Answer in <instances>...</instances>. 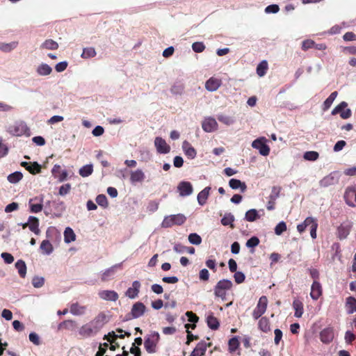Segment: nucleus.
<instances>
[{"instance_id": "13", "label": "nucleus", "mask_w": 356, "mask_h": 356, "mask_svg": "<svg viewBox=\"0 0 356 356\" xmlns=\"http://www.w3.org/2000/svg\"><path fill=\"white\" fill-rule=\"evenodd\" d=\"M145 179V175L140 169L130 171V182L132 184L142 183Z\"/></svg>"}, {"instance_id": "15", "label": "nucleus", "mask_w": 356, "mask_h": 356, "mask_svg": "<svg viewBox=\"0 0 356 356\" xmlns=\"http://www.w3.org/2000/svg\"><path fill=\"white\" fill-rule=\"evenodd\" d=\"M264 214V211L263 209H261L259 211H257L254 209H250L246 212L245 219L247 221L252 222L259 219L261 216H263Z\"/></svg>"}, {"instance_id": "10", "label": "nucleus", "mask_w": 356, "mask_h": 356, "mask_svg": "<svg viewBox=\"0 0 356 356\" xmlns=\"http://www.w3.org/2000/svg\"><path fill=\"white\" fill-rule=\"evenodd\" d=\"M202 128L205 132L211 133L218 129V124L215 118L212 117H207L202 121Z\"/></svg>"}, {"instance_id": "38", "label": "nucleus", "mask_w": 356, "mask_h": 356, "mask_svg": "<svg viewBox=\"0 0 356 356\" xmlns=\"http://www.w3.org/2000/svg\"><path fill=\"white\" fill-rule=\"evenodd\" d=\"M93 172V166L92 164L83 165L79 169V175L83 177L90 176Z\"/></svg>"}, {"instance_id": "33", "label": "nucleus", "mask_w": 356, "mask_h": 356, "mask_svg": "<svg viewBox=\"0 0 356 356\" xmlns=\"http://www.w3.org/2000/svg\"><path fill=\"white\" fill-rule=\"evenodd\" d=\"M15 268L17 269L18 273L22 277H25L26 274V266L24 261L18 260L15 263Z\"/></svg>"}, {"instance_id": "45", "label": "nucleus", "mask_w": 356, "mask_h": 356, "mask_svg": "<svg viewBox=\"0 0 356 356\" xmlns=\"http://www.w3.org/2000/svg\"><path fill=\"white\" fill-rule=\"evenodd\" d=\"M40 249L43 253L47 254H50L53 250L51 243L48 241H46V240H44L42 242V243L40 245Z\"/></svg>"}, {"instance_id": "49", "label": "nucleus", "mask_w": 356, "mask_h": 356, "mask_svg": "<svg viewBox=\"0 0 356 356\" xmlns=\"http://www.w3.org/2000/svg\"><path fill=\"white\" fill-rule=\"evenodd\" d=\"M188 241L191 244L200 245L202 242V238L198 234L193 233L188 236Z\"/></svg>"}, {"instance_id": "2", "label": "nucleus", "mask_w": 356, "mask_h": 356, "mask_svg": "<svg viewBox=\"0 0 356 356\" xmlns=\"http://www.w3.org/2000/svg\"><path fill=\"white\" fill-rule=\"evenodd\" d=\"M160 339V335L157 332H152L145 339L144 346L149 353L156 352V345Z\"/></svg>"}, {"instance_id": "17", "label": "nucleus", "mask_w": 356, "mask_h": 356, "mask_svg": "<svg viewBox=\"0 0 356 356\" xmlns=\"http://www.w3.org/2000/svg\"><path fill=\"white\" fill-rule=\"evenodd\" d=\"M21 165L24 167L32 175H36L41 172V166L37 162L28 163L23 161Z\"/></svg>"}, {"instance_id": "6", "label": "nucleus", "mask_w": 356, "mask_h": 356, "mask_svg": "<svg viewBox=\"0 0 356 356\" xmlns=\"http://www.w3.org/2000/svg\"><path fill=\"white\" fill-rule=\"evenodd\" d=\"M344 200L348 205L356 207V186H348L344 193Z\"/></svg>"}, {"instance_id": "9", "label": "nucleus", "mask_w": 356, "mask_h": 356, "mask_svg": "<svg viewBox=\"0 0 356 356\" xmlns=\"http://www.w3.org/2000/svg\"><path fill=\"white\" fill-rule=\"evenodd\" d=\"M268 305V299L266 296H261L256 308L253 311L252 316L254 319H258L262 314H264L266 310Z\"/></svg>"}, {"instance_id": "56", "label": "nucleus", "mask_w": 356, "mask_h": 356, "mask_svg": "<svg viewBox=\"0 0 356 356\" xmlns=\"http://www.w3.org/2000/svg\"><path fill=\"white\" fill-rule=\"evenodd\" d=\"M315 42L312 40H304L302 43V49L306 51L309 49L314 47Z\"/></svg>"}, {"instance_id": "44", "label": "nucleus", "mask_w": 356, "mask_h": 356, "mask_svg": "<svg viewBox=\"0 0 356 356\" xmlns=\"http://www.w3.org/2000/svg\"><path fill=\"white\" fill-rule=\"evenodd\" d=\"M96 55V51L93 47H88L84 48L83 50V53L81 54V57L83 58H88L95 57Z\"/></svg>"}, {"instance_id": "28", "label": "nucleus", "mask_w": 356, "mask_h": 356, "mask_svg": "<svg viewBox=\"0 0 356 356\" xmlns=\"http://www.w3.org/2000/svg\"><path fill=\"white\" fill-rule=\"evenodd\" d=\"M293 307L295 310V316L297 318L301 317L303 314V305L302 302L298 299L294 300L293 302Z\"/></svg>"}, {"instance_id": "18", "label": "nucleus", "mask_w": 356, "mask_h": 356, "mask_svg": "<svg viewBox=\"0 0 356 356\" xmlns=\"http://www.w3.org/2000/svg\"><path fill=\"white\" fill-rule=\"evenodd\" d=\"M99 296L105 300L116 301L118 299V294L114 291L103 290L99 293Z\"/></svg>"}, {"instance_id": "60", "label": "nucleus", "mask_w": 356, "mask_h": 356, "mask_svg": "<svg viewBox=\"0 0 356 356\" xmlns=\"http://www.w3.org/2000/svg\"><path fill=\"white\" fill-rule=\"evenodd\" d=\"M234 280L237 284H241L245 280V275L242 272H234Z\"/></svg>"}, {"instance_id": "52", "label": "nucleus", "mask_w": 356, "mask_h": 356, "mask_svg": "<svg viewBox=\"0 0 356 356\" xmlns=\"http://www.w3.org/2000/svg\"><path fill=\"white\" fill-rule=\"evenodd\" d=\"M17 42H13L11 43L1 44V46L0 47V49L3 51L9 52L11 50L14 49L17 47Z\"/></svg>"}, {"instance_id": "48", "label": "nucleus", "mask_w": 356, "mask_h": 356, "mask_svg": "<svg viewBox=\"0 0 356 356\" xmlns=\"http://www.w3.org/2000/svg\"><path fill=\"white\" fill-rule=\"evenodd\" d=\"M318 153L314 151L306 152L304 154V159L307 161H316L318 158Z\"/></svg>"}, {"instance_id": "47", "label": "nucleus", "mask_w": 356, "mask_h": 356, "mask_svg": "<svg viewBox=\"0 0 356 356\" xmlns=\"http://www.w3.org/2000/svg\"><path fill=\"white\" fill-rule=\"evenodd\" d=\"M281 191L282 187L277 186H273L268 198L273 200H276L279 197Z\"/></svg>"}, {"instance_id": "51", "label": "nucleus", "mask_w": 356, "mask_h": 356, "mask_svg": "<svg viewBox=\"0 0 356 356\" xmlns=\"http://www.w3.org/2000/svg\"><path fill=\"white\" fill-rule=\"evenodd\" d=\"M239 346L238 340L236 337H233L229 341V350L230 352L235 351Z\"/></svg>"}, {"instance_id": "41", "label": "nucleus", "mask_w": 356, "mask_h": 356, "mask_svg": "<svg viewBox=\"0 0 356 356\" xmlns=\"http://www.w3.org/2000/svg\"><path fill=\"white\" fill-rule=\"evenodd\" d=\"M207 323L208 326L212 330H216L219 327V322L218 319L213 315H209L207 316Z\"/></svg>"}, {"instance_id": "59", "label": "nucleus", "mask_w": 356, "mask_h": 356, "mask_svg": "<svg viewBox=\"0 0 356 356\" xmlns=\"http://www.w3.org/2000/svg\"><path fill=\"white\" fill-rule=\"evenodd\" d=\"M29 338V340L35 345H37V346L40 345V337L36 333H35V332L30 333Z\"/></svg>"}, {"instance_id": "20", "label": "nucleus", "mask_w": 356, "mask_h": 356, "mask_svg": "<svg viewBox=\"0 0 356 356\" xmlns=\"http://www.w3.org/2000/svg\"><path fill=\"white\" fill-rule=\"evenodd\" d=\"M221 85V80L216 78H210L205 83V88L209 91L217 90Z\"/></svg>"}, {"instance_id": "55", "label": "nucleus", "mask_w": 356, "mask_h": 356, "mask_svg": "<svg viewBox=\"0 0 356 356\" xmlns=\"http://www.w3.org/2000/svg\"><path fill=\"white\" fill-rule=\"evenodd\" d=\"M259 243V240L257 236H252L246 242V246L248 248H254Z\"/></svg>"}, {"instance_id": "7", "label": "nucleus", "mask_w": 356, "mask_h": 356, "mask_svg": "<svg viewBox=\"0 0 356 356\" xmlns=\"http://www.w3.org/2000/svg\"><path fill=\"white\" fill-rule=\"evenodd\" d=\"M339 177L340 175L338 172H331L320 181V186L322 187H328L330 186L335 185L338 184Z\"/></svg>"}, {"instance_id": "3", "label": "nucleus", "mask_w": 356, "mask_h": 356, "mask_svg": "<svg viewBox=\"0 0 356 356\" xmlns=\"http://www.w3.org/2000/svg\"><path fill=\"white\" fill-rule=\"evenodd\" d=\"M232 286V282L229 280H220L215 287V295L222 300L225 299L226 291Z\"/></svg>"}, {"instance_id": "1", "label": "nucleus", "mask_w": 356, "mask_h": 356, "mask_svg": "<svg viewBox=\"0 0 356 356\" xmlns=\"http://www.w3.org/2000/svg\"><path fill=\"white\" fill-rule=\"evenodd\" d=\"M107 316L100 313L90 322L81 325L78 333L81 338L87 339L95 336L107 323Z\"/></svg>"}, {"instance_id": "61", "label": "nucleus", "mask_w": 356, "mask_h": 356, "mask_svg": "<svg viewBox=\"0 0 356 356\" xmlns=\"http://www.w3.org/2000/svg\"><path fill=\"white\" fill-rule=\"evenodd\" d=\"M67 65L68 64L66 61L60 62L56 65L55 70L58 72H63L66 70Z\"/></svg>"}, {"instance_id": "22", "label": "nucleus", "mask_w": 356, "mask_h": 356, "mask_svg": "<svg viewBox=\"0 0 356 356\" xmlns=\"http://www.w3.org/2000/svg\"><path fill=\"white\" fill-rule=\"evenodd\" d=\"M320 338L322 342L327 343L332 341L334 338V332L331 328H325L320 333Z\"/></svg>"}, {"instance_id": "62", "label": "nucleus", "mask_w": 356, "mask_h": 356, "mask_svg": "<svg viewBox=\"0 0 356 356\" xmlns=\"http://www.w3.org/2000/svg\"><path fill=\"white\" fill-rule=\"evenodd\" d=\"M279 10H280V8L277 5L272 4V5L268 6L266 8L265 11L267 13H277L279 11Z\"/></svg>"}, {"instance_id": "25", "label": "nucleus", "mask_w": 356, "mask_h": 356, "mask_svg": "<svg viewBox=\"0 0 356 356\" xmlns=\"http://www.w3.org/2000/svg\"><path fill=\"white\" fill-rule=\"evenodd\" d=\"M345 307L348 314H350L356 312V299L349 296L346 300Z\"/></svg>"}, {"instance_id": "43", "label": "nucleus", "mask_w": 356, "mask_h": 356, "mask_svg": "<svg viewBox=\"0 0 356 356\" xmlns=\"http://www.w3.org/2000/svg\"><path fill=\"white\" fill-rule=\"evenodd\" d=\"M218 120L220 122H222L227 126L231 125L234 122V120L233 119V118H232L229 115H224V114L218 115Z\"/></svg>"}, {"instance_id": "14", "label": "nucleus", "mask_w": 356, "mask_h": 356, "mask_svg": "<svg viewBox=\"0 0 356 356\" xmlns=\"http://www.w3.org/2000/svg\"><path fill=\"white\" fill-rule=\"evenodd\" d=\"M87 307L79 302L72 303L70 307V312L74 316H82L86 312Z\"/></svg>"}, {"instance_id": "29", "label": "nucleus", "mask_w": 356, "mask_h": 356, "mask_svg": "<svg viewBox=\"0 0 356 356\" xmlns=\"http://www.w3.org/2000/svg\"><path fill=\"white\" fill-rule=\"evenodd\" d=\"M31 211L32 213H38L42 209V204L40 202L35 199H31L29 202Z\"/></svg>"}, {"instance_id": "40", "label": "nucleus", "mask_w": 356, "mask_h": 356, "mask_svg": "<svg viewBox=\"0 0 356 356\" xmlns=\"http://www.w3.org/2000/svg\"><path fill=\"white\" fill-rule=\"evenodd\" d=\"M350 226L347 224L341 225L338 227V235L340 238H345L349 234Z\"/></svg>"}, {"instance_id": "16", "label": "nucleus", "mask_w": 356, "mask_h": 356, "mask_svg": "<svg viewBox=\"0 0 356 356\" xmlns=\"http://www.w3.org/2000/svg\"><path fill=\"white\" fill-rule=\"evenodd\" d=\"M52 175L54 177L58 178L60 182L65 181L67 177V172L66 170H61V167L59 165H54L51 170Z\"/></svg>"}, {"instance_id": "31", "label": "nucleus", "mask_w": 356, "mask_h": 356, "mask_svg": "<svg viewBox=\"0 0 356 356\" xmlns=\"http://www.w3.org/2000/svg\"><path fill=\"white\" fill-rule=\"evenodd\" d=\"M76 235L74 231L70 227H67L64 232V240L67 243L74 241Z\"/></svg>"}, {"instance_id": "34", "label": "nucleus", "mask_w": 356, "mask_h": 356, "mask_svg": "<svg viewBox=\"0 0 356 356\" xmlns=\"http://www.w3.org/2000/svg\"><path fill=\"white\" fill-rule=\"evenodd\" d=\"M23 178V175L21 172L16 171L13 173L10 174L7 179L11 184L18 183Z\"/></svg>"}, {"instance_id": "46", "label": "nucleus", "mask_w": 356, "mask_h": 356, "mask_svg": "<svg viewBox=\"0 0 356 356\" xmlns=\"http://www.w3.org/2000/svg\"><path fill=\"white\" fill-rule=\"evenodd\" d=\"M115 268L116 266L106 270L102 275V280L104 282L107 281L110 277L113 276L115 274Z\"/></svg>"}, {"instance_id": "12", "label": "nucleus", "mask_w": 356, "mask_h": 356, "mask_svg": "<svg viewBox=\"0 0 356 356\" xmlns=\"http://www.w3.org/2000/svg\"><path fill=\"white\" fill-rule=\"evenodd\" d=\"M177 191L181 196L184 197L190 195L193 193V188L189 181H183L179 184Z\"/></svg>"}, {"instance_id": "11", "label": "nucleus", "mask_w": 356, "mask_h": 356, "mask_svg": "<svg viewBox=\"0 0 356 356\" xmlns=\"http://www.w3.org/2000/svg\"><path fill=\"white\" fill-rule=\"evenodd\" d=\"M154 145L157 152L160 154H168L170 151V147L161 137H156Z\"/></svg>"}, {"instance_id": "57", "label": "nucleus", "mask_w": 356, "mask_h": 356, "mask_svg": "<svg viewBox=\"0 0 356 356\" xmlns=\"http://www.w3.org/2000/svg\"><path fill=\"white\" fill-rule=\"evenodd\" d=\"M1 258L4 260L6 264H12L14 261V257L12 254L8 252H3L1 254Z\"/></svg>"}, {"instance_id": "35", "label": "nucleus", "mask_w": 356, "mask_h": 356, "mask_svg": "<svg viewBox=\"0 0 356 356\" xmlns=\"http://www.w3.org/2000/svg\"><path fill=\"white\" fill-rule=\"evenodd\" d=\"M258 325L259 328L264 332H267L270 330V322L266 317H262L259 320Z\"/></svg>"}, {"instance_id": "27", "label": "nucleus", "mask_w": 356, "mask_h": 356, "mask_svg": "<svg viewBox=\"0 0 356 356\" xmlns=\"http://www.w3.org/2000/svg\"><path fill=\"white\" fill-rule=\"evenodd\" d=\"M207 350L204 341L200 342L191 353V356H204Z\"/></svg>"}, {"instance_id": "54", "label": "nucleus", "mask_w": 356, "mask_h": 356, "mask_svg": "<svg viewBox=\"0 0 356 356\" xmlns=\"http://www.w3.org/2000/svg\"><path fill=\"white\" fill-rule=\"evenodd\" d=\"M44 280L42 277H34L32 280V284L34 287L40 288L44 284Z\"/></svg>"}, {"instance_id": "53", "label": "nucleus", "mask_w": 356, "mask_h": 356, "mask_svg": "<svg viewBox=\"0 0 356 356\" xmlns=\"http://www.w3.org/2000/svg\"><path fill=\"white\" fill-rule=\"evenodd\" d=\"M96 202L103 207H106L108 206V200L105 195H97L96 197Z\"/></svg>"}, {"instance_id": "39", "label": "nucleus", "mask_w": 356, "mask_h": 356, "mask_svg": "<svg viewBox=\"0 0 356 356\" xmlns=\"http://www.w3.org/2000/svg\"><path fill=\"white\" fill-rule=\"evenodd\" d=\"M41 47L43 49H50V50H56L58 48V43L51 40H46L41 45Z\"/></svg>"}, {"instance_id": "8", "label": "nucleus", "mask_w": 356, "mask_h": 356, "mask_svg": "<svg viewBox=\"0 0 356 356\" xmlns=\"http://www.w3.org/2000/svg\"><path fill=\"white\" fill-rule=\"evenodd\" d=\"M146 307L142 302H137L132 306L130 314L127 317L126 320L131 318H137L140 317L145 313Z\"/></svg>"}, {"instance_id": "36", "label": "nucleus", "mask_w": 356, "mask_h": 356, "mask_svg": "<svg viewBox=\"0 0 356 356\" xmlns=\"http://www.w3.org/2000/svg\"><path fill=\"white\" fill-rule=\"evenodd\" d=\"M52 72L51 67L45 63L41 64L37 69V72L42 76H47Z\"/></svg>"}, {"instance_id": "64", "label": "nucleus", "mask_w": 356, "mask_h": 356, "mask_svg": "<svg viewBox=\"0 0 356 356\" xmlns=\"http://www.w3.org/2000/svg\"><path fill=\"white\" fill-rule=\"evenodd\" d=\"M1 317L6 321H10L13 318V313L10 310L4 309L1 312Z\"/></svg>"}, {"instance_id": "32", "label": "nucleus", "mask_w": 356, "mask_h": 356, "mask_svg": "<svg viewBox=\"0 0 356 356\" xmlns=\"http://www.w3.org/2000/svg\"><path fill=\"white\" fill-rule=\"evenodd\" d=\"M75 326H76V323H75L74 321L66 320V321H63L58 325V329L59 330H63V329L72 330L75 327Z\"/></svg>"}, {"instance_id": "23", "label": "nucleus", "mask_w": 356, "mask_h": 356, "mask_svg": "<svg viewBox=\"0 0 356 356\" xmlns=\"http://www.w3.org/2000/svg\"><path fill=\"white\" fill-rule=\"evenodd\" d=\"M182 148L183 150L186 154V156H188L189 159H194L197 155V152L195 149L194 147H192V145L190 144L189 142L187 140H185L183 142L182 144Z\"/></svg>"}, {"instance_id": "58", "label": "nucleus", "mask_w": 356, "mask_h": 356, "mask_svg": "<svg viewBox=\"0 0 356 356\" xmlns=\"http://www.w3.org/2000/svg\"><path fill=\"white\" fill-rule=\"evenodd\" d=\"M70 189L71 185L70 184L62 185L59 188V194L60 195H65L70 192Z\"/></svg>"}, {"instance_id": "37", "label": "nucleus", "mask_w": 356, "mask_h": 356, "mask_svg": "<svg viewBox=\"0 0 356 356\" xmlns=\"http://www.w3.org/2000/svg\"><path fill=\"white\" fill-rule=\"evenodd\" d=\"M337 95H338V92L337 91H334V92H332L330 95V96L325 100V102L323 103V110L324 111H327L330 108L333 102L336 99Z\"/></svg>"}, {"instance_id": "63", "label": "nucleus", "mask_w": 356, "mask_h": 356, "mask_svg": "<svg viewBox=\"0 0 356 356\" xmlns=\"http://www.w3.org/2000/svg\"><path fill=\"white\" fill-rule=\"evenodd\" d=\"M199 277L200 280L207 281L209 277V273L207 269H202L200 272Z\"/></svg>"}, {"instance_id": "19", "label": "nucleus", "mask_w": 356, "mask_h": 356, "mask_svg": "<svg viewBox=\"0 0 356 356\" xmlns=\"http://www.w3.org/2000/svg\"><path fill=\"white\" fill-rule=\"evenodd\" d=\"M322 295V287L319 282L314 280L312 287L310 296L313 300H317Z\"/></svg>"}, {"instance_id": "21", "label": "nucleus", "mask_w": 356, "mask_h": 356, "mask_svg": "<svg viewBox=\"0 0 356 356\" xmlns=\"http://www.w3.org/2000/svg\"><path fill=\"white\" fill-rule=\"evenodd\" d=\"M140 287V283L138 281H134L132 283V286L126 291V296L131 299L135 298L138 295Z\"/></svg>"}, {"instance_id": "24", "label": "nucleus", "mask_w": 356, "mask_h": 356, "mask_svg": "<svg viewBox=\"0 0 356 356\" xmlns=\"http://www.w3.org/2000/svg\"><path fill=\"white\" fill-rule=\"evenodd\" d=\"M229 186L234 190L240 189L242 193H244L247 189V186L245 182H242L241 180L234 178L229 181Z\"/></svg>"}, {"instance_id": "42", "label": "nucleus", "mask_w": 356, "mask_h": 356, "mask_svg": "<svg viewBox=\"0 0 356 356\" xmlns=\"http://www.w3.org/2000/svg\"><path fill=\"white\" fill-rule=\"evenodd\" d=\"M268 70V63L266 60H262L257 67V74L259 76H264Z\"/></svg>"}, {"instance_id": "50", "label": "nucleus", "mask_w": 356, "mask_h": 356, "mask_svg": "<svg viewBox=\"0 0 356 356\" xmlns=\"http://www.w3.org/2000/svg\"><path fill=\"white\" fill-rule=\"evenodd\" d=\"M192 49L196 53H201L205 49V45L202 42H195L193 43Z\"/></svg>"}, {"instance_id": "30", "label": "nucleus", "mask_w": 356, "mask_h": 356, "mask_svg": "<svg viewBox=\"0 0 356 356\" xmlns=\"http://www.w3.org/2000/svg\"><path fill=\"white\" fill-rule=\"evenodd\" d=\"M186 217L182 214L173 215L168 218H165L163 222H184Z\"/></svg>"}, {"instance_id": "4", "label": "nucleus", "mask_w": 356, "mask_h": 356, "mask_svg": "<svg viewBox=\"0 0 356 356\" xmlns=\"http://www.w3.org/2000/svg\"><path fill=\"white\" fill-rule=\"evenodd\" d=\"M347 106L348 104L346 102H341L332 111V115H334L339 113L342 119L350 118L352 111L350 108H347Z\"/></svg>"}, {"instance_id": "5", "label": "nucleus", "mask_w": 356, "mask_h": 356, "mask_svg": "<svg viewBox=\"0 0 356 356\" xmlns=\"http://www.w3.org/2000/svg\"><path fill=\"white\" fill-rule=\"evenodd\" d=\"M266 138L264 137L254 140L252 143V147L259 150L262 156H268L270 153V147L266 144Z\"/></svg>"}, {"instance_id": "26", "label": "nucleus", "mask_w": 356, "mask_h": 356, "mask_svg": "<svg viewBox=\"0 0 356 356\" xmlns=\"http://www.w3.org/2000/svg\"><path fill=\"white\" fill-rule=\"evenodd\" d=\"M211 188L207 186L204 188L202 191H201L197 195V202L199 204L203 206L206 204L207 200L208 199L209 191Z\"/></svg>"}]
</instances>
